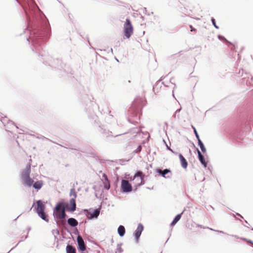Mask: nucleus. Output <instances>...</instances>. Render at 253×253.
<instances>
[{
	"mask_svg": "<svg viewBox=\"0 0 253 253\" xmlns=\"http://www.w3.org/2000/svg\"><path fill=\"white\" fill-rule=\"evenodd\" d=\"M31 164H27L26 168L24 169L21 173V178L23 184L30 187L32 185L34 180L30 177Z\"/></svg>",
	"mask_w": 253,
	"mask_h": 253,
	"instance_id": "f257e3e1",
	"label": "nucleus"
},
{
	"mask_svg": "<svg viewBox=\"0 0 253 253\" xmlns=\"http://www.w3.org/2000/svg\"><path fill=\"white\" fill-rule=\"evenodd\" d=\"M37 205L35 206V209L39 216L46 221H48V219L45 214L44 211L45 210V205L43 202L39 200L36 202Z\"/></svg>",
	"mask_w": 253,
	"mask_h": 253,
	"instance_id": "f03ea898",
	"label": "nucleus"
},
{
	"mask_svg": "<svg viewBox=\"0 0 253 253\" xmlns=\"http://www.w3.org/2000/svg\"><path fill=\"white\" fill-rule=\"evenodd\" d=\"M54 214L56 218L59 219H62L65 218V209L63 203H60L56 205L54 211Z\"/></svg>",
	"mask_w": 253,
	"mask_h": 253,
	"instance_id": "7ed1b4c3",
	"label": "nucleus"
},
{
	"mask_svg": "<svg viewBox=\"0 0 253 253\" xmlns=\"http://www.w3.org/2000/svg\"><path fill=\"white\" fill-rule=\"evenodd\" d=\"M133 27L129 19H126L124 25V34L125 36L129 39L133 33Z\"/></svg>",
	"mask_w": 253,
	"mask_h": 253,
	"instance_id": "20e7f679",
	"label": "nucleus"
},
{
	"mask_svg": "<svg viewBox=\"0 0 253 253\" xmlns=\"http://www.w3.org/2000/svg\"><path fill=\"white\" fill-rule=\"evenodd\" d=\"M70 195H73L74 197L70 199V204L67 206V208L68 211H74L76 210V208L75 198L77 197V194L74 189H72L71 190Z\"/></svg>",
	"mask_w": 253,
	"mask_h": 253,
	"instance_id": "39448f33",
	"label": "nucleus"
},
{
	"mask_svg": "<svg viewBox=\"0 0 253 253\" xmlns=\"http://www.w3.org/2000/svg\"><path fill=\"white\" fill-rule=\"evenodd\" d=\"M144 175L142 171H138L134 175L133 180L137 179L138 182L136 184V186H139L144 184Z\"/></svg>",
	"mask_w": 253,
	"mask_h": 253,
	"instance_id": "423d86ee",
	"label": "nucleus"
},
{
	"mask_svg": "<svg viewBox=\"0 0 253 253\" xmlns=\"http://www.w3.org/2000/svg\"><path fill=\"white\" fill-rule=\"evenodd\" d=\"M121 188L124 192H129L132 191L131 184L126 180H122Z\"/></svg>",
	"mask_w": 253,
	"mask_h": 253,
	"instance_id": "0eeeda50",
	"label": "nucleus"
},
{
	"mask_svg": "<svg viewBox=\"0 0 253 253\" xmlns=\"http://www.w3.org/2000/svg\"><path fill=\"white\" fill-rule=\"evenodd\" d=\"M77 241L79 246V249L81 251L85 250V246L84 241L81 236H78L77 237Z\"/></svg>",
	"mask_w": 253,
	"mask_h": 253,
	"instance_id": "6e6552de",
	"label": "nucleus"
},
{
	"mask_svg": "<svg viewBox=\"0 0 253 253\" xmlns=\"http://www.w3.org/2000/svg\"><path fill=\"white\" fill-rule=\"evenodd\" d=\"M143 230V226L141 224H139L134 233V236L137 242L138 241Z\"/></svg>",
	"mask_w": 253,
	"mask_h": 253,
	"instance_id": "1a4fd4ad",
	"label": "nucleus"
},
{
	"mask_svg": "<svg viewBox=\"0 0 253 253\" xmlns=\"http://www.w3.org/2000/svg\"><path fill=\"white\" fill-rule=\"evenodd\" d=\"M100 213V211L98 209H96L93 211V212H88L87 216L89 218H92L97 217Z\"/></svg>",
	"mask_w": 253,
	"mask_h": 253,
	"instance_id": "9d476101",
	"label": "nucleus"
},
{
	"mask_svg": "<svg viewBox=\"0 0 253 253\" xmlns=\"http://www.w3.org/2000/svg\"><path fill=\"white\" fill-rule=\"evenodd\" d=\"M103 177L104 178L103 184L104 187L106 189H109L110 187V182L108 179L107 176L105 174H103Z\"/></svg>",
	"mask_w": 253,
	"mask_h": 253,
	"instance_id": "9b49d317",
	"label": "nucleus"
},
{
	"mask_svg": "<svg viewBox=\"0 0 253 253\" xmlns=\"http://www.w3.org/2000/svg\"><path fill=\"white\" fill-rule=\"evenodd\" d=\"M197 152H198V157H199V159L200 161L201 162V163L202 164V165H203V166L205 168L207 167V163L206 161H205L204 156L202 155L201 153L198 150V149H197Z\"/></svg>",
	"mask_w": 253,
	"mask_h": 253,
	"instance_id": "f8f14e48",
	"label": "nucleus"
},
{
	"mask_svg": "<svg viewBox=\"0 0 253 253\" xmlns=\"http://www.w3.org/2000/svg\"><path fill=\"white\" fill-rule=\"evenodd\" d=\"M179 158L182 167L184 169H186L187 167V166H188V164H187V162L186 159L181 154H180L179 155Z\"/></svg>",
	"mask_w": 253,
	"mask_h": 253,
	"instance_id": "ddd939ff",
	"label": "nucleus"
},
{
	"mask_svg": "<svg viewBox=\"0 0 253 253\" xmlns=\"http://www.w3.org/2000/svg\"><path fill=\"white\" fill-rule=\"evenodd\" d=\"M32 185L34 188L38 190L42 187L43 185V182L42 180H39L36 181L34 183H33Z\"/></svg>",
	"mask_w": 253,
	"mask_h": 253,
	"instance_id": "4468645a",
	"label": "nucleus"
},
{
	"mask_svg": "<svg viewBox=\"0 0 253 253\" xmlns=\"http://www.w3.org/2000/svg\"><path fill=\"white\" fill-rule=\"evenodd\" d=\"M68 224L72 227H75L78 225V222L74 218H70L68 219Z\"/></svg>",
	"mask_w": 253,
	"mask_h": 253,
	"instance_id": "2eb2a0df",
	"label": "nucleus"
},
{
	"mask_svg": "<svg viewBox=\"0 0 253 253\" xmlns=\"http://www.w3.org/2000/svg\"><path fill=\"white\" fill-rule=\"evenodd\" d=\"M125 228L124 226L120 225L119 226L118 228V232L120 236H123L125 234Z\"/></svg>",
	"mask_w": 253,
	"mask_h": 253,
	"instance_id": "dca6fc26",
	"label": "nucleus"
},
{
	"mask_svg": "<svg viewBox=\"0 0 253 253\" xmlns=\"http://www.w3.org/2000/svg\"><path fill=\"white\" fill-rule=\"evenodd\" d=\"M66 250L67 253H76L75 248L71 245H67Z\"/></svg>",
	"mask_w": 253,
	"mask_h": 253,
	"instance_id": "f3484780",
	"label": "nucleus"
},
{
	"mask_svg": "<svg viewBox=\"0 0 253 253\" xmlns=\"http://www.w3.org/2000/svg\"><path fill=\"white\" fill-rule=\"evenodd\" d=\"M182 213H181V214H177L175 217L174 219H173V220L171 223V226L174 225L180 220V219L181 218V214Z\"/></svg>",
	"mask_w": 253,
	"mask_h": 253,
	"instance_id": "a211bd4d",
	"label": "nucleus"
},
{
	"mask_svg": "<svg viewBox=\"0 0 253 253\" xmlns=\"http://www.w3.org/2000/svg\"><path fill=\"white\" fill-rule=\"evenodd\" d=\"M170 171V170H169L168 169H165L164 170H162L161 169H158V172L159 173L161 174L164 177H166V174H167Z\"/></svg>",
	"mask_w": 253,
	"mask_h": 253,
	"instance_id": "6ab92c4d",
	"label": "nucleus"
},
{
	"mask_svg": "<svg viewBox=\"0 0 253 253\" xmlns=\"http://www.w3.org/2000/svg\"><path fill=\"white\" fill-rule=\"evenodd\" d=\"M123 251V250L121 248V246L120 245H118L116 249V253H121Z\"/></svg>",
	"mask_w": 253,
	"mask_h": 253,
	"instance_id": "aec40b11",
	"label": "nucleus"
},
{
	"mask_svg": "<svg viewBox=\"0 0 253 253\" xmlns=\"http://www.w3.org/2000/svg\"><path fill=\"white\" fill-rule=\"evenodd\" d=\"M192 128H193V130H194V133H195V135H196V137L197 139H200L199 135V134H198V132H197V130H196V128H195L194 126H192Z\"/></svg>",
	"mask_w": 253,
	"mask_h": 253,
	"instance_id": "412c9836",
	"label": "nucleus"
},
{
	"mask_svg": "<svg viewBox=\"0 0 253 253\" xmlns=\"http://www.w3.org/2000/svg\"><path fill=\"white\" fill-rule=\"evenodd\" d=\"M202 151L203 152V153H205L206 152V148L205 147L204 144H203L202 145H201V146H200Z\"/></svg>",
	"mask_w": 253,
	"mask_h": 253,
	"instance_id": "4be33fe9",
	"label": "nucleus"
},
{
	"mask_svg": "<svg viewBox=\"0 0 253 253\" xmlns=\"http://www.w3.org/2000/svg\"><path fill=\"white\" fill-rule=\"evenodd\" d=\"M243 240L246 241L247 243H250L252 246H253V243L252 242V241L250 240H247L245 238H243L242 239Z\"/></svg>",
	"mask_w": 253,
	"mask_h": 253,
	"instance_id": "5701e85b",
	"label": "nucleus"
},
{
	"mask_svg": "<svg viewBox=\"0 0 253 253\" xmlns=\"http://www.w3.org/2000/svg\"><path fill=\"white\" fill-rule=\"evenodd\" d=\"M189 27L191 29V32H196V30L195 28H194L192 25H190Z\"/></svg>",
	"mask_w": 253,
	"mask_h": 253,
	"instance_id": "b1692460",
	"label": "nucleus"
},
{
	"mask_svg": "<svg viewBox=\"0 0 253 253\" xmlns=\"http://www.w3.org/2000/svg\"><path fill=\"white\" fill-rule=\"evenodd\" d=\"M197 140L198 141V144H199V146H201V145H202L203 144V143H202V142L200 138L199 139H197Z\"/></svg>",
	"mask_w": 253,
	"mask_h": 253,
	"instance_id": "393cba45",
	"label": "nucleus"
},
{
	"mask_svg": "<svg viewBox=\"0 0 253 253\" xmlns=\"http://www.w3.org/2000/svg\"><path fill=\"white\" fill-rule=\"evenodd\" d=\"M211 21H212V24H213V25L216 28H218L217 26H216L215 25V19H211Z\"/></svg>",
	"mask_w": 253,
	"mask_h": 253,
	"instance_id": "a878e982",
	"label": "nucleus"
},
{
	"mask_svg": "<svg viewBox=\"0 0 253 253\" xmlns=\"http://www.w3.org/2000/svg\"><path fill=\"white\" fill-rule=\"evenodd\" d=\"M218 38H219V39H220L221 40H226V39L224 37H221L220 36H219Z\"/></svg>",
	"mask_w": 253,
	"mask_h": 253,
	"instance_id": "bb28decb",
	"label": "nucleus"
}]
</instances>
